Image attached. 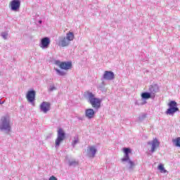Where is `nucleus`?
I'll use <instances>...</instances> for the list:
<instances>
[{"label":"nucleus","mask_w":180,"mask_h":180,"mask_svg":"<svg viewBox=\"0 0 180 180\" xmlns=\"http://www.w3.org/2000/svg\"><path fill=\"white\" fill-rule=\"evenodd\" d=\"M85 96L88 100L89 103L91 105L94 109L98 110L101 109V103H102V100L99 98H96L95 94L91 91H86L85 93Z\"/></svg>","instance_id":"obj_1"},{"label":"nucleus","mask_w":180,"mask_h":180,"mask_svg":"<svg viewBox=\"0 0 180 180\" xmlns=\"http://www.w3.org/2000/svg\"><path fill=\"white\" fill-rule=\"evenodd\" d=\"M124 157L121 159L122 162H127L129 166L128 167V170L129 172H131L133 169H134V167H136V164L131 160H130V156L129 154H131V149L130 148H124Z\"/></svg>","instance_id":"obj_2"},{"label":"nucleus","mask_w":180,"mask_h":180,"mask_svg":"<svg viewBox=\"0 0 180 180\" xmlns=\"http://www.w3.org/2000/svg\"><path fill=\"white\" fill-rule=\"evenodd\" d=\"M11 130V120L7 116L2 117L0 120V131H5L6 134H9Z\"/></svg>","instance_id":"obj_3"},{"label":"nucleus","mask_w":180,"mask_h":180,"mask_svg":"<svg viewBox=\"0 0 180 180\" xmlns=\"http://www.w3.org/2000/svg\"><path fill=\"white\" fill-rule=\"evenodd\" d=\"M169 108L166 110V115H169V116H174L176 112H179V108H178V103L175 101H171L168 103Z\"/></svg>","instance_id":"obj_4"},{"label":"nucleus","mask_w":180,"mask_h":180,"mask_svg":"<svg viewBox=\"0 0 180 180\" xmlns=\"http://www.w3.org/2000/svg\"><path fill=\"white\" fill-rule=\"evenodd\" d=\"M63 140H65V132L62 128H60L58 130L57 138L55 141L56 148H58V147H60V145L62 143Z\"/></svg>","instance_id":"obj_5"},{"label":"nucleus","mask_w":180,"mask_h":180,"mask_svg":"<svg viewBox=\"0 0 180 180\" xmlns=\"http://www.w3.org/2000/svg\"><path fill=\"white\" fill-rule=\"evenodd\" d=\"M9 6L13 12H19V9H20V0H12L10 2Z\"/></svg>","instance_id":"obj_6"},{"label":"nucleus","mask_w":180,"mask_h":180,"mask_svg":"<svg viewBox=\"0 0 180 180\" xmlns=\"http://www.w3.org/2000/svg\"><path fill=\"white\" fill-rule=\"evenodd\" d=\"M26 98L28 102L34 106V101H36V91L30 90L27 93Z\"/></svg>","instance_id":"obj_7"},{"label":"nucleus","mask_w":180,"mask_h":180,"mask_svg":"<svg viewBox=\"0 0 180 180\" xmlns=\"http://www.w3.org/2000/svg\"><path fill=\"white\" fill-rule=\"evenodd\" d=\"M98 149L96 148V146H89L86 150L87 157H89V158H95V155H96Z\"/></svg>","instance_id":"obj_8"},{"label":"nucleus","mask_w":180,"mask_h":180,"mask_svg":"<svg viewBox=\"0 0 180 180\" xmlns=\"http://www.w3.org/2000/svg\"><path fill=\"white\" fill-rule=\"evenodd\" d=\"M105 79L106 81H112L115 79V73L112 71L105 70L101 78V81Z\"/></svg>","instance_id":"obj_9"},{"label":"nucleus","mask_w":180,"mask_h":180,"mask_svg":"<svg viewBox=\"0 0 180 180\" xmlns=\"http://www.w3.org/2000/svg\"><path fill=\"white\" fill-rule=\"evenodd\" d=\"M148 146H152L150 148V153H154L156 148L160 147V141L157 138L154 139L153 141L148 142Z\"/></svg>","instance_id":"obj_10"},{"label":"nucleus","mask_w":180,"mask_h":180,"mask_svg":"<svg viewBox=\"0 0 180 180\" xmlns=\"http://www.w3.org/2000/svg\"><path fill=\"white\" fill-rule=\"evenodd\" d=\"M51 109V104L49 102L43 101L40 105V110L43 113H47Z\"/></svg>","instance_id":"obj_11"},{"label":"nucleus","mask_w":180,"mask_h":180,"mask_svg":"<svg viewBox=\"0 0 180 180\" xmlns=\"http://www.w3.org/2000/svg\"><path fill=\"white\" fill-rule=\"evenodd\" d=\"M50 38L49 37H44L41 39V42L39 44V47H41V49H49V46H50Z\"/></svg>","instance_id":"obj_12"},{"label":"nucleus","mask_w":180,"mask_h":180,"mask_svg":"<svg viewBox=\"0 0 180 180\" xmlns=\"http://www.w3.org/2000/svg\"><path fill=\"white\" fill-rule=\"evenodd\" d=\"M149 94H151V95L153 96V98H155V94L158 92V85L154 84L150 85L148 89Z\"/></svg>","instance_id":"obj_13"},{"label":"nucleus","mask_w":180,"mask_h":180,"mask_svg":"<svg viewBox=\"0 0 180 180\" xmlns=\"http://www.w3.org/2000/svg\"><path fill=\"white\" fill-rule=\"evenodd\" d=\"M141 99H143V101H148V99H155L154 96L150 93H149V91L143 92L141 94Z\"/></svg>","instance_id":"obj_14"},{"label":"nucleus","mask_w":180,"mask_h":180,"mask_svg":"<svg viewBox=\"0 0 180 180\" xmlns=\"http://www.w3.org/2000/svg\"><path fill=\"white\" fill-rule=\"evenodd\" d=\"M58 46L60 47H67L68 46H70V42L65 39V37H61L59 39Z\"/></svg>","instance_id":"obj_15"},{"label":"nucleus","mask_w":180,"mask_h":180,"mask_svg":"<svg viewBox=\"0 0 180 180\" xmlns=\"http://www.w3.org/2000/svg\"><path fill=\"white\" fill-rule=\"evenodd\" d=\"M72 67V63L70 61L61 62L60 68L61 70H71Z\"/></svg>","instance_id":"obj_16"},{"label":"nucleus","mask_w":180,"mask_h":180,"mask_svg":"<svg viewBox=\"0 0 180 180\" xmlns=\"http://www.w3.org/2000/svg\"><path fill=\"white\" fill-rule=\"evenodd\" d=\"M85 116L87 119H92L95 116V110L92 108H89L85 110Z\"/></svg>","instance_id":"obj_17"},{"label":"nucleus","mask_w":180,"mask_h":180,"mask_svg":"<svg viewBox=\"0 0 180 180\" xmlns=\"http://www.w3.org/2000/svg\"><path fill=\"white\" fill-rule=\"evenodd\" d=\"M79 165V162L75 160V159H72V160H68V165L70 167H78V165Z\"/></svg>","instance_id":"obj_18"},{"label":"nucleus","mask_w":180,"mask_h":180,"mask_svg":"<svg viewBox=\"0 0 180 180\" xmlns=\"http://www.w3.org/2000/svg\"><path fill=\"white\" fill-rule=\"evenodd\" d=\"M66 39H68V41L70 43V41H72V40H74V33L70 32L69 33H68L66 34Z\"/></svg>","instance_id":"obj_19"},{"label":"nucleus","mask_w":180,"mask_h":180,"mask_svg":"<svg viewBox=\"0 0 180 180\" xmlns=\"http://www.w3.org/2000/svg\"><path fill=\"white\" fill-rule=\"evenodd\" d=\"M158 169H159V171L161 172V174H167V172H168V171H167V169H165V168H164V165H162V164H160L158 165Z\"/></svg>","instance_id":"obj_20"},{"label":"nucleus","mask_w":180,"mask_h":180,"mask_svg":"<svg viewBox=\"0 0 180 180\" xmlns=\"http://www.w3.org/2000/svg\"><path fill=\"white\" fill-rule=\"evenodd\" d=\"M172 143L176 147H180V137L172 139Z\"/></svg>","instance_id":"obj_21"},{"label":"nucleus","mask_w":180,"mask_h":180,"mask_svg":"<svg viewBox=\"0 0 180 180\" xmlns=\"http://www.w3.org/2000/svg\"><path fill=\"white\" fill-rule=\"evenodd\" d=\"M78 143H79V139H78V135H76L74 136V141L72 143V147H75Z\"/></svg>","instance_id":"obj_22"},{"label":"nucleus","mask_w":180,"mask_h":180,"mask_svg":"<svg viewBox=\"0 0 180 180\" xmlns=\"http://www.w3.org/2000/svg\"><path fill=\"white\" fill-rule=\"evenodd\" d=\"M55 71L56 72L58 75H60V77H64L65 75V72L61 71L58 70V68H54Z\"/></svg>","instance_id":"obj_23"},{"label":"nucleus","mask_w":180,"mask_h":180,"mask_svg":"<svg viewBox=\"0 0 180 180\" xmlns=\"http://www.w3.org/2000/svg\"><path fill=\"white\" fill-rule=\"evenodd\" d=\"M97 88L101 91H103L105 89V82H102L101 84H98Z\"/></svg>","instance_id":"obj_24"},{"label":"nucleus","mask_w":180,"mask_h":180,"mask_svg":"<svg viewBox=\"0 0 180 180\" xmlns=\"http://www.w3.org/2000/svg\"><path fill=\"white\" fill-rule=\"evenodd\" d=\"M56 89H57V88L56 87V86H54V84H51L48 88V91L49 92H53V91H56Z\"/></svg>","instance_id":"obj_25"},{"label":"nucleus","mask_w":180,"mask_h":180,"mask_svg":"<svg viewBox=\"0 0 180 180\" xmlns=\"http://www.w3.org/2000/svg\"><path fill=\"white\" fill-rule=\"evenodd\" d=\"M1 36L4 40L8 39V32H1Z\"/></svg>","instance_id":"obj_26"},{"label":"nucleus","mask_w":180,"mask_h":180,"mask_svg":"<svg viewBox=\"0 0 180 180\" xmlns=\"http://www.w3.org/2000/svg\"><path fill=\"white\" fill-rule=\"evenodd\" d=\"M146 117H147V114L141 115L139 117V122H143V120H144V119H146Z\"/></svg>","instance_id":"obj_27"},{"label":"nucleus","mask_w":180,"mask_h":180,"mask_svg":"<svg viewBox=\"0 0 180 180\" xmlns=\"http://www.w3.org/2000/svg\"><path fill=\"white\" fill-rule=\"evenodd\" d=\"M146 103H147L146 101H144L143 103H139V101L135 102V105H138V106H140V105H146Z\"/></svg>","instance_id":"obj_28"},{"label":"nucleus","mask_w":180,"mask_h":180,"mask_svg":"<svg viewBox=\"0 0 180 180\" xmlns=\"http://www.w3.org/2000/svg\"><path fill=\"white\" fill-rule=\"evenodd\" d=\"M61 61H60V60H56L55 61V64L56 65H58V67H60V68H61Z\"/></svg>","instance_id":"obj_29"},{"label":"nucleus","mask_w":180,"mask_h":180,"mask_svg":"<svg viewBox=\"0 0 180 180\" xmlns=\"http://www.w3.org/2000/svg\"><path fill=\"white\" fill-rule=\"evenodd\" d=\"M49 180H58V179H56V176H51L50 178H49Z\"/></svg>","instance_id":"obj_30"},{"label":"nucleus","mask_w":180,"mask_h":180,"mask_svg":"<svg viewBox=\"0 0 180 180\" xmlns=\"http://www.w3.org/2000/svg\"><path fill=\"white\" fill-rule=\"evenodd\" d=\"M78 119H79V120H84V117H79Z\"/></svg>","instance_id":"obj_31"},{"label":"nucleus","mask_w":180,"mask_h":180,"mask_svg":"<svg viewBox=\"0 0 180 180\" xmlns=\"http://www.w3.org/2000/svg\"><path fill=\"white\" fill-rule=\"evenodd\" d=\"M4 103H5V101H1V99H0V105H4Z\"/></svg>","instance_id":"obj_32"},{"label":"nucleus","mask_w":180,"mask_h":180,"mask_svg":"<svg viewBox=\"0 0 180 180\" xmlns=\"http://www.w3.org/2000/svg\"><path fill=\"white\" fill-rule=\"evenodd\" d=\"M39 23H43V21L39 20Z\"/></svg>","instance_id":"obj_33"},{"label":"nucleus","mask_w":180,"mask_h":180,"mask_svg":"<svg viewBox=\"0 0 180 180\" xmlns=\"http://www.w3.org/2000/svg\"><path fill=\"white\" fill-rule=\"evenodd\" d=\"M51 136H47L46 139H50Z\"/></svg>","instance_id":"obj_34"}]
</instances>
